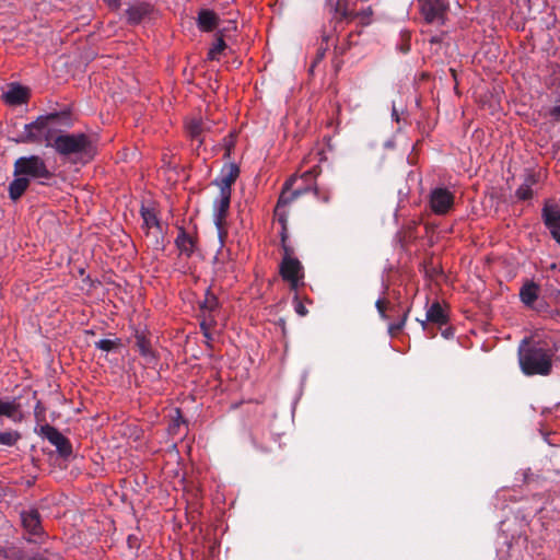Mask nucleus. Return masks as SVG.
<instances>
[{
	"label": "nucleus",
	"instance_id": "nucleus-1",
	"mask_svg": "<svg viewBox=\"0 0 560 560\" xmlns=\"http://www.w3.org/2000/svg\"><path fill=\"white\" fill-rule=\"evenodd\" d=\"M240 175V168L234 163L225 164L214 184L219 195L213 201V221L220 240L223 237V224L231 202V187Z\"/></svg>",
	"mask_w": 560,
	"mask_h": 560
},
{
	"label": "nucleus",
	"instance_id": "nucleus-2",
	"mask_svg": "<svg viewBox=\"0 0 560 560\" xmlns=\"http://www.w3.org/2000/svg\"><path fill=\"white\" fill-rule=\"evenodd\" d=\"M518 362L525 375H548L552 368V351L539 342L526 339L518 347Z\"/></svg>",
	"mask_w": 560,
	"mask_h": 560
},
{
	"label": "nucleus",
	"instance_id": "nucleus-3",
	"mask_svg": "<svg viewBox=\"0 0 560 560\" xmlns=\"http://www.w3.org/2000/svg\"><path fill=\"white\" fill-rule=\"evenodd\" d=\"M47 145L52 147L59 154L86 162L94 155L95 149L89 137L83 133H63L52 141L47 139Z\"/></svg>",
	"mask_w": 560,
	"mask_h": 560
},
{
	"label": "nucleus",
	"instance_id": "nucleus-4",
	"mask_svg": "<svg viewBox=\"0 0 560 560\" xmlns=\"http://www.w3.org/2000/svg\"><path fill=\"white\" fill-rule=\"evenodd\" d=\"M14 174L30 178H48L49 172L44 161L36 155L20 158L14 164Z\"/></svg>",
	"mask_w": 560,
	"mask_h": 560
},
{
	"label": "nucleus",
	"instance_id": "nucleus-5",
	"mask_svg": "<svg viewBox=\"0 0 560 560\" xmlns=\"http://www.w3.org/2000/svg\"><path fill=\"white\" fill-rule=\"evenodd\" d=\"M421 12L430 23H443L448 8L447 0H420Z\"/></svg>",
	"mask_w": 560,
	"mask_h": 560
},
{
	"label": "nucleus",
	"instance_id": "nucleus-6",
	"mask_svg": "<svg viewBox=\"0 0 560 560\" xmlns=\"http://www.w3.org/2000/svg\"><path fill=\"white\" fill-rule=\"evenodd\" d=\"M454 202V196L445 188H435L431 192V208L438 214L446 213Z\"/></svg>",
	"mask_w": 560,
	"mask_h": 560
},
{
	"label": "nucleus",
	"instance_id": "nucleus-7",
	"mask_svg": "<svg viewBox=\"0 0 560 560\" xmlns=\"http://www.w3.org/2000/svg\"><path fill=\"white\" fill-rule=\"evenodd\" d=\"M280 272L282 278L291 283L292 288H296L302 278V266L298 259L285 256Z\"/></svg>",
	"mask_w": 560,
	"mask_h": 560
},
{
	"label": "nucleus",
	"instance_id": "nucleus-8",
	"mask_svg": "<svg viewBox=\"0 0 560 560\" xmlns=\"http://www.w3.org/2000/svg\"><path fill=\"white\" fill-rule=\"evenodd\" d=\"M542 215L553 240L560 245V208L557 205L548 203L544 208Z\"/></svg>",
	"mask_w": 560,
	"mask_h": 560
},
{
	"label": "nucleus",
	"instance_id": "nucleus-9",
	"mask_svg": "<svg viewBox=\"0 0 560 560\" xmlns=\"http://www.w3.org/2000/svg\"><path fill=\"white\" fill-rule=\"evenodd\" d=\"M293 180H295V179L292 178L285 184V187H284L282 194L280 195L278 205L275 210L276 215L279 218V220L283 226H284V221H285V211H284L285 206L288 203H290L291 201H293L294 199H296L302 192L300 189L291 191L290 186L292 185Z\"/></svg>",
	"mask_w": 560,
	"mask_h": 560
},
{
	"label": "nucleus",
	"instance_id": "nucleus-10",
	"mask_svg": "<svg viewBox=\"0 0 560 560\" xmlns=\"http://www.w3.org/2000/svg\"><path fill=\"white\" fill-rule=\"evenodd\" d=\"M42 433L52 445H55L58 452L62 455L70 453V446L67 439L54 427L45 425L42 428Z\"/></svg>",
	"mask_w": 560,
	"mask_h": 560
},
{
	"label": "nucleus",
	"instance_id": "nucleus-11",
	"mask_svg": "<svg viewBox=\"0 0 560 560\" xmlns=\"http://www.w3.org/2000/svg\"><path fill=\"white\" fill-rule=\"evenodd\" d=\"M28 98V90L20 84L12 83L3 92V100L9 105H20Z\"/></svg>",
	"mask_w": 560,
	"mask_h": 560
},
{
	"label": "nucleus",
	"instance_id": "nucleus-12",
	"mask_svg": "<svg viewBox=\"0 0 560 560\" xmlns=\"http://www.w3.org/2000/svg\"><path fill=\"white\" fill-rule=\"evenodd\" d=\"M48 118H38L36 121L25 125V139L30 141L46 137Z\"/></svg>",
	"mask_w": 560,
	"mask_h": 560
},
{
	"label": "nucleus",
	"instance_id": "nucleus-13",
	"mask_svg": "<svg viewBox=\"0 0 560 560\" xmlns=\"http://www.w3.org/2000/svg\"><path fill=\"white\" fill-rule=\"evenodd\" d=\"M205 119L202 118H191L186 124V130L189 137L198 142V145H201L205 140Z\"/></svg>",
	"mask_w": 560,
	"mask_h": 560
},
{
	"label": "nucleus",
	"instance_id": "nucleus-14",
	"mask_svg": "<svg viewBox=\"0 0 560 560\" xmlns=\"http://www.w3.org/2000/svg\"><path fill=\"white\" fill-rule=\"evenodd\" d=\"M22 524L24 528L33 535L40 532V522L38 512L35 510L23 511L21 513Z\"/></svg>",
	"mask_w": 560,
	"mask_h": 560
},
{
	"label": "nucleus",
	"instance_id": "nucleus-15",
	"mask_svg": "<svg viewBox=\"0 0 560 560\" xmlns=\"http://www.w3.org/2000/svg\"><path fill=\"white\" fill-rule=\"evenodd\" d=\"M15 179L9 186L10 197L13 200L20 198L28 187L30 180L23 175H15Z\"/></svg>",
	"mask_w": 560,
	"mask_h": 560
},
{
	"label": "nucleus",
	"instance_id": "nucleus-16",
	"mask_svg": "<svg viewBox=\"0 0 560 560\" xmlns=\"http://www.w3.org/2000/svg\"><path fill=\"white\" fill-rule=\"evenodd\" d=\"M218 16L210 10H201L198 14V26L202 31H211L217 25Z\"/></svg>",
	"mask_w": 560,
	"mask_h": 560
},
{
	"label": "nucleus",
	"instance_id": "nucleus-17",
	"mask_svg": "<svg viewBox=\"0 0 560 560\" xmlns=\"http://www.w3.org/2000/svg\"><path fill=\"white\" fill-rule=\"evenodd\" d=\"M176 245L180 253L186 255H190L195 248L194 238L186 234L183 230H180L179 234L176 237Z\"/></svg>",
	"mask_w": 560,
	"mask_h": 560
},
{
	"label": "nucleus",
	"instance_id": "nucleus-18",
	"mask_svg": "<svg viewBox=\"0 0 560 560\" xmlns=\"http://www.w3.org/2000/svg\"><path fill=\"white\" fill-rule=\"evenodd\" d=\"M427 319L439 325L446 323V315L439 303H434L427 311Z\"/></svg>",
	"mask_w": 560,
	"mask_h": 560
},
{
	"label": "nucleus",
	"instance_id": "nucleus-19",
	"mask_svg": "<svg viewBox=\"0 0 560 560\" xmlns=\"http://www.w3.org/2000/svg\"><path fill=\"white\" fill-rule=\"evenodd\" d=\"M521 300L526 305H532L538 296V288L534 283L525 284L520 292Z\"/></svg>",
	"mask_w": 560,
	"mask_h": 560
},
{
	"label": "nucleus",
	"instance_id": "nucleus-20",
	"mask_svg": "<svg viewBox=\"0 0 560 560\" xmlns=\"http://www.w3.org/2000/svg\"><path fill=\"white\" fill-rule=\"evenodd\" d=\"M534 183H535V179L533 177H527L525 179L524 184H522L516 190L517 198L521 200H526V199L530 198L533 195L532 185Z\"/></svg>",
	"mask_w": 560,
	"mask_h": 560
},
{
	"label": "nucleus",
	"instance_id": "nucleus-21",
	"mask_svg": "<svg viewBox=\"0 0 560 560\" xmlns=\"http://www.w3.org/2000/svg\"><path fill=\"white\" fill-rule=\"evenodd\" d=\"M20 433L16 431L0 432V444L12 446L20 440Z\"/></svg>",
	"mask_w": 560,
	"mask_h": 560
},
{
	"label": "nucleus",
	"instance_id": "nucleus-22",
	"mask_svg": "<svg viewBox=\"0 0 560 560\" xmlns=\"http://www.w3.org/2000/svg\"><path fill=\"white\" fill-rule=\"evenodd\" d=\"M335 2V10L341 18H349L352 14V11L349 9L348 0H330Z\"/></svg>",
	"mask_w": 560,
	"mask_h": 560
},
{
	"label": "nucleus",
	"instance_id": "nucleus-23",
	"mask_svg": "<svg viewBox=\"0 0 560 560\" xmlns=\"http://www.w3.org/2000/svg\"><path fill=\"white\" fill-rule=\"evenodd\" d=\"M18 406L14 401L0 399V416L14 417Z\"/></svg>",
	"mask_w": 560,
	"mask_h": 560
},
{
	"label": "nucleus",
	"instance_id": "nucleus-24",
	"mask_svg": "<svg viewBox=\"0 0 560 560\" xmlns=\"http://www.w3.org/2000/svg\"><path fill=\"white\" fill-rule=\"evenodd\" d=\"M225 49V43L222 38H218L212 47L209 49L208 57L211 60L219 58L221 52Z\"/></svg>",
	"mask_w": 560,
	"mask_h": 560
},
{
	"label": "nucleus",
	"instance_id": "nucleus-25",
	"mask_svg": "<svg viewBox=\"0 0 560 560\" xmlns=\"http://www.w3.org/2000/svg\"><path fill=\"white\" fill-rule=\"evenodd\" d=\"M141 215H142V219L144 221V224L148 228H152V226H156L158 225V220H156V217H155V213H154L153 210L147 209V208H142Z\"/></svg>",
	"mask_w": 560,
	"mask_h": 560
},
{
	"label": "nucleus",
	"instance_id": "nucleus-26",
	"mask_svg": "<svg viewBox=\"0 0 560 560\" xmlns=\"http://www.w3.org/2000/svg\"><path fill=\"white\" fill-rule=\"evenodd\" d=\"M117 346V340L113 339H101L95 342V347L101 349L102 351L109 352Z\"/></svg>",
	"mask_w": 560,
	"mask_h": 560
},
{
	"label": "nucleus",
	"instance_id": "nucleus-27",
	"mask_svg": "<svg viewBox=\"0 0 560 560\" xmlns=\"http://www.w3.org/2000/svg\"><path fill=\"white\" fill-rule=\"evenodd\" d=\"M217 306H218L217 298L213 294L208 293L205 302L201 305V308L205 311L207 310L209 312H212L217 308Z\"/></svg>",
	"mask_w": 560,
	"mask_h": 560
},
{
	"label": "nucleus",
	"instance_id": "nucleus-28",
	"mask_svg": "<svg viewBox=\"0 0 560 560\" xmlns=\"http://www.w3.org/2000/svg\"><path fill=\"white\" fill-rule=\"evenodd\" d=\"M137 347L143 357H149L151 354L149 343L147 342L144 337L137 336Z\"/></svg>",
	"mask_w": 560,
	"mask_h": 560
},
{
	"label": "nucleus",
	"instance_id": "nucleus-29",
	"mask_svg": "<svg viewBox=\"0 0 560 560\" xmlns=\"http://www.w3.org/2000/svg\"><path fill=\"white\" fill-rule=\"evenodd\" d=\"M294 308L300 316H305L307 314V308L299 301L295 302Z\"/></svg>",
	"mask_w": 560,
	"mask_h": 560
},
{
	"label": "nucleus",
	"instance_id": "nucleus-30",
	"mask_svg": "<svg viewBox=\"0 0 560 560\" xmlns=\"http://www.w3.org/2000/svg\"><path fill=\"white\" fill-rule=\"evenodd\" d=\"M551 116H553L555 118L557 119H560V104L559 105H556L552 109H551Z\"/></svg>",
	"mask_w": 560,
	"mask_h": 560
},
{
	"label": "nucleus",
	"instance_id": "nucleus-31",
	"mask_svg": "<svg viewBox=\"0 0 560 560\" xmlns=\"http://www.w3.org/2000/svg\"><path fill=\"white\" fill-rule=\"evenodd\" d=\"M376 307H377V310H378V312H380L381 316H382V317H385V313H384V307H383V302H382V301H380V300H378V301L376 302Z\"/></svg>",
	"mask_w": 560,
	"mask_h": 560
},
{
	"label": "nucleus",
	"instance_id": "nucleus-32",
	"mask_svg": "<svg viewBox=\"0 0 560 560\" xmlns=\"http://www.w3.org/2000/svg\"><path fill=\"white\" fill-rule=\"evenodd\" d=\"M205 126H206V129H205V135H206L207 132H210V130H211V124H210L209 119L205 120Z\"/></svg>",
	"mask_w": 560,
	"mask_h": 560
},
{
	"label": "nucleus",
	"instance_id": "nucleus-33",
	"mask_svg": "<svg viewBox=\"0 0 560 560\" xmlns=\"http://www.w3.org/2000/svg\"><path fill=\"white\" fill-rule=\"evenodd\" d=\"M129 16H130V19H131L132 21H135V22L139 20V16H133V10H131V11H130Z\"/></svg>",
	"mask_w": 560,
	"mask_h": 560
},
{
	"label": "nucleus",
	"instance_id": "nucleus-34",
	"mask_svg": "<svg viewBox=\"0 0 560 560\" xmlns=\"http://www.w3.org/2000/svg\"><path fill=\"white\" fill-rule=\"evenodd\" d=\"M201 327H202V328H205V327H206V322H205V320L201 323Z\"/></svg>",
	"mask_w": 560,
	"mask_h": 560
}]
</instances>
